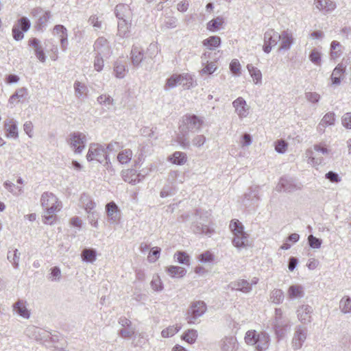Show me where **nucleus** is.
<instances>
[{
  "mask_svg": "<svg viewBox=\"0 0 351 351\" xmlns=\"http://www.w3.org/2000/svg\"><path fill=\"white\" fill-rule=\"evenodd\" d=\"M21 253L17 249H14L13 252L8 251L7 258L12 263L15 269H18L19 266Z\"/></svg>",
  "mask_w": 351,
  "mask_h": 351,
  "instance_id": "nucleus-37",
  "label": "nucleus"
},
{
  "mask_svg": "<svg viewBox=\"0 0 351 351\" xmlns=\"http://www.w3.org/2000/svg\"><path fill=\"white\" fill-rule=\"evenodd\" d=\"M88 161L97 160L99 163L106 162L105 166L107 169L110 168L111 163L110 162L108 154L105 148L99 144L92 143L90 145L88 154L86 155Z\"/></svg>",
  "mask_w": 351,
  "mask_h": 351,
  "instance_id": "nucleus-5",
  "label": "nucleus"
},
{
  "mask_svg": "<svg viewBox=\"0 0 351 351\" xmlns=\"http://www.w3.org/2000/svg\"><path fill=\"white\" fill-rule=\"evenodd\" d=\"M287 294L290 300L302 298L304 296L303 287L298 285H291L288 289Z\"/></svg>",
  "mask_w": 351,
  "mask_h": 351,
  "instance_id": "nucleus-29",
  "label": "nucleus"
},
{
  "mask_svg": "<svg viewBox=\"0 0 351 351\" xmlns=\"http://www.w3.org/2000/svg\"><path fill=\"white\" fill-rule=\"evenodd\" d=\"M41 205L47 210L51 204H56L58 202L57 197L50 192H45L40 197Z\"/></svg>",
  "mask_w": 351,
  "mask_h": 351,
  "instance_id": "nucleus-27",
  "label": "nucleus"
},
{
  "mask_svg": "<svg viewBox=\"0 0 351 351\" xmlns=\"http://www.w3.org/2000/svg\"><path fill=\"white\" fill-rule=\"evenodd\" d=\"M31 21L26 16L19 18L12 27V32L13 38L16 41H20L24 38V33L31 27Z\"/></svg>",
  "mask_w": 351,
  "mask_h": 351,
  "instance_id": "nucleus-8",
  "label": "nucleus"
},
{
  "mask_svg": "<svg viewBox=\"0 0 351 351\" xmlns=\"http://www.w3.org/2000/svg\"><path fill=\"white\" fill-rule=\"evenodd\" d=\"M136 171L135 169H130L123 170L121 172V176L125 182L135 185L139 183L141 180V175L140 173L136 174ZM143 178V176H142Z\"/></svg>",
  "mask_w": 351,
  "mask_h": 351,
  "instance_id": "nucleus-21",
  "label": "nucleus"
},
{
  "mask_svg": "<svg viewBox=\"0 0 351 351\" xmlns=\"http://www.w3.org/2000/svg\"><path fill=\"white\" fill-rule=\"evenodd\" d=\"M206 311L204 302L197 301L192 303L186 313V320L190 324H195L196 320L202 316Z\"/></svg>",
  "mask_w": 351,
  "mask_h": 351,
  "instance_id": "nucleus-9",
  "label": "nucleus"
},
{
  "mask_svg": "<svg viewBox=\"0 0 351 351\" xmlns=\"http://www.w3.org/2000/svg\"><path fill=\"white\" fill-rule=\"evenodd\" d=\"M5 130L8 137L16 138L19 136L16 123L13 119H8L5 121Z\"/></svg>",
  "mask_w": 351,
  "mask_h": 351,
  "instance_id": "nucleus-25",
  "label": "nucleus"
},
{
  "mask_svg": "<svg viewBox=\"0 0 351 351\" xmlns=\"http://www.w3.org/2000/svg\"><path fill=\"white\" fill-rule=\"evenodd\" d=\"M166 271L172 278H182L186 274V270L180 266H169L167 267Z\"/></svg>",
  "mask_w": 351,
  "mask_h": 351,
  "instance_id": "nucleus-30",
  "label": "nucleus"
},
{
  "mask_svg": "<svg viewBox=\"0 0 351 351\" xmlns=\"http://www.w3.org/2000/svg\"><path fill=\"white\" fill-rule=\"evenodd\" d=\"M132 299L139 302H144L147 299V295L141 293L140 289H135L132 294Z\"/></svg>",
  "mask_w": 351,
  "mask_h": 351,
  "instance_id": "nucleus-64",
  "label": "nucleus"
},
{
  "mask_svg": "<svg viewBox=\"0 0 351 351\" xmlns=\"http://www.w3.org/2000/svg\"><path fill=\"white\" fill-rule=\"evenodd\" d=\"M80 200L82 207L86 212H90L95 207V203L93 201L90 197L86 193L82 194Z\"/></svg>",
  "mask_w": 351,
  "mask_h": 351,
  "instance_id": "nucleus-32",
  "label": "nucleus"
},
{
  "mask_svg": "<svg viewBox=\"0 0 351 351\" xmlns=\"http://www.w3.org/2000/svg\"><path fill=\"white\" fill-rule=\"evenodd\" d=\"M223 23V19L217 17L210 21L207 24V29L212 32L218 30Z\"/></svg>",
  "mask_w": 351,
  "mask_h": 351,
  "instance_id": "nucleus-49",
  "label": "nucleus"
},
{
  "mask_svg": "<svg viewBox=\"0 0 351 351\" xmlns=\"http://www.w3.org/2000/svg\"><path fill=\"white\" fill-rule=\"evenodd\" d=\"M312 313L313 308L311 306L309 305H302L297 310L298 318L302 324L310 323L312 321Z\"/></svg>",
  "mask_w": 351,
  "mask_h": 351,
  "instance_id": "nucleus-19",
  "label": "nucleus"
},
{
  "mask_svg": "<svg viewBox=\"0 0 351 351\" xmlns=\"http://www.w3.org/2000/svg\"><path fill=\"white\" fill-rule=\"evenodd\" d=\"M31 15L33 18L36 19L34 24V28L38 32H43L47 26V23L51 17V12L44 10L40 7H37L32 10Z\"/></svg>",
  "mask_w": 351,
  "mask_h": 351,
  "instance_id": "nucleus-7",
  "label": "nucleus"
},
{
  "mask_svg": "<svg viewBox=\"0 0 351 351\" xmlns=\"http://www.w3.org/2000/svg\"><path fill=\"white\" fill-rule=\"evenodd\" d=\"M135 333V329L132 327H127V328L121 329L119 335L123 338H130Z\"/></svg>",
  "mask_w": 351,
  "mask_h": 351,
  "instance_id": "nucleus-62",
  "label": "nucleus"
},
{
  "mask_svg": "<svg viewBox=\"0 0 351 351\" xmlns=\"http://www.w3.org/2000/svg\"><path fill=\"white\" fill-rule=\"evenodd\" d=\"M117 21L123 19H132V12L130 7L125 3H119L114 10Z\"/></svg>",
  "mask_w": 351,
  "mask_h": 351,
  "instance_id": "nucleus-16",
  "label": "nucleus"
},
{
  "mask_svg": "<svg viewBox=\"0 0 351 351\" xmlns=\"http://www.w3.org/2000/svg\"><path fill=\"white\" fill-rule=\"evenodd\" d=\"M210 213L202 209H196L193 217L191 229L195 234H211L214 230L208 227Z\"/></svg>",
  "mask_w": 351,
  "mask_h": 351,
  "instance_id": "nucleus-2",
  "label": "nucleus"
},
{
  "mask_svg": "<svg viewBox=\"0 0 351 351\" xmlns=\"http://www.w3.org/2000/svg\"><path fill=\"white\" fill-rule=\"evenodd\" d=\"M287 148V143L285 141L280 139L275 143V149L280 154H283L286 152Z\"/></svg>",
  "mask_w": 351,
  "mask_h": 351,
  "instance_id": "nucleus-61",
  "label": "nucleus"
},
{
  "mask_svg": "<svg viewBox=\"0 0 351 351\" xmlns=\"http://www.w3.org/2000/svg\"><path fill=\"white\" fill-rule=\"evenodd\" d=\"M197 338V331L195 329H189L182 335V339L186 341L189 344L194 343Z\"/></svg>",
  "mask_w": 351,
  "mask_h": 351,
  "instance_id": "nucleus-39",
  "label": "nucleus"
},
{
  "mask_svg": "<svg viewBox=\"0 0 351 351\" xmlns=\"http://www.w3.org/2000/svg\"><path fill=\"white\" fill-rule=\"evenodd\" d=\"M284 292L279 289H274L271 291L269 296V300L276 304H281L284 300Z\"/></svg>",
  "mask_w": 351,
  "mask_h": 351,
  "instance_id": "nucleus-36",
  "label": "nucleus"
},
{
  "mask_svg": "<svg viewBox=\"0 0 351 351\" xmlns=\"http://www.w3.org/2000/svg\"><path fill=\"white\" fill-rule=\"evenodd\" d=\"M181 329V326H170L168 328L163 329L161 332L162 337L167 338L173 336Z\"/></svg>",
  "mask_w": 351,
  "mask_h": 351,
  "instance_id": "nucleus-50",
  "label": "nucleus"
},
{
  "mask_svg": "<svg viewBox=\"0 0 351 351\" xmlns=\"http://www.w3.org/2000/svg\"><path fill=\"white\" fill-rule=\"evenodd\" d=\"M150 285L155 291H161L163 289V285L159 276L156 275L153 277Z\"/></svg>",
  "mask_w": 351,
  "mask_h": 351,
  "instance_id": "nucleus-54",
  "label": "nucleus"
},
{
  "mask_svg": "<svg viewBox=\"0 0 351 351\" xmlns=\"http://www.w3.org/2000/svg\"><path fill=\"white\" fill-rule=\"evenodd\" d=\"M307 336L306 327L298 325L295 328V332L291 341V346L294 350L300 349Z\"/></svg>",
  "mask_w": 351,
  "mask_h": 351,
  "instance_id": "nucleus-11",
  "label": "nucleus"
},
{
  "mask_svg": "<svg viewBox=\"0 0 351 351\" xmlns=\"http://www.w3.org/2000/svg\"><path fill=\"white\" fill-rule=\"evenodd\" d=\"M53 34L54 36H56L60 38H62V36H64L65 35H68V31L66 28L62 25H56L53 28Z\"/></svg>",
  "mask_w": 351,
  "mask_h": 351,
  "instance_id": "nucleus-55",
  "label": "nucleus"
},
{
  "mask_svg": "<svg viewBox=\"0 0 351 351\" xmlns=\"http://www.w3.org/2000/svg\"><path fill=\"white\" fill-rule=\"evenodd\" d=\"M45 47H50V51L53 53V56H51V59L56 60L58 58V49L57 45L53 44V40L51 39L47 40L45 42Z\"/></svg>",
  "mask_w": 351,
  "mask_h": 351,
  "instance_id": "nucleus-56",
  "label": "nucleus"
},
{
  "mask_svg": "<svg viewBox=\"0 0 351 351\" xmlns=\"http://www.w3.org/2000/svg\"><path fill=\"white\" fill-rule=\"evenodd\" d=\"M206 64V65L201 71L202 74L210 75L213 73L217 68L215 62H209L208 61H206V62L204 63V60L202 59V64Z\"/></svg>",
  "mask_w": 351,
  "mask_h": 351,
  "instance_id": "nucleus-51",
  "label": "nucleus"
},
{
  "mask_svg": "<svg viewBox=\"0 0 351 351\" xmlns=\"http://www.w3.org/2000/svg\"><path fill=\"white\" fill-rule=\"evenodd\" d=\"M230 228L233 232L234 236L247 234L244 231V227L243 224L238 219H233L231 221Z\"/></svg>",
  "mask_w": 351,
  "mask_h": 351,
  "instance_id": "nucleus-35",
  "label": "nucleus"
},
{
  "mask_svg": "<svg viewBox=\"0 0 351 351\" xmlns=\"http://www.w3.org/2000/svg\"><path fill=\"white\" fill-rule=\"evenodd\" d=\"M302 188L300 184L295 182L292 178L284 176L282 177L276 186L278 191H283L286 193H291L297 190H300Z\"/></svg>",
  "mask_w": 351,
  "mask_h": 351,
  "instance_id": "nucleus-12",
  "label": "nucleus"
},
{
  "mask_svg": "<svg viewBox=\"0 0 351 351\" xmlns=\"http://www.w3.org/2000/svg\"><path fill=\"white\" fill-rule=\"evenodd\" d=\"M247 234L244 235H236L234 236L232 239L233 245L237 247H242L247 245Z\"/></svg>",
  "mask_w": 351,
  "mask_h": 351,
  "instance_id": "nucleus-47",
  "label": "nucleus"
},
{
  "mask_svg": "<svg viewBox=\"0 0 351 351\" xmlns=\"http://www.w3.org/2000/svg\"><path fill=\"white\" fill-rule=\"evenodd\" d=\"M88 214V219L89 223L95 228H97L98 222L97 219L99 214L96 211L91 210L90 212H86Z\"/></svg>",
  "mask_w": 351,
  "mask_h": 351,
  "instance_id": "nucleus-60",
  "label": "nucleus"
},
{
  "mask_svg": "<svg viewBox=\"0 0 351 351\" xmlns=\"http://www.w3.org/2000/svg\"><path fill=\"white\" fill-rule=\"evenodd\" d=\"M169 160L173 164L178 165H184L187 160L186 154L182 152H175L169 158Z\"/></svg>",
  "mask_w": 351,
  "mask_h": 351,
  "instance_id": "nucleus-33",
  "label": "nucleus"
},
{
  "mask_svg": "<svg viewBox=\"0 0 351 351\" xmlns=\"http://www.w3.org/2000/svg\"><path fill=\"white\" fill-rule=\"evenodd\" d=\"M321 53L316 49H313L309 54L310 60L315 64L319 65L321 63Z\"/></svg>",
  "mask_w": 351,
  "mask_h": 351,
  "instance_id": "nucleus-59",
  "label": "nucleus"
},
{
  "mask_svg": "<svg viewBox=\"0 0 351 351\" xmlns=\"http://www.w3.org/2000/svg\"><path fill=\"white\" fill-rule=\"evenodd\" d=\"M204 124V120L195 114L184 115L179 125V132L176 136V141L183 148L188 149L190 147L189 132L198 131Z\"/></svg>",
  "mask_w": 351,
  "mask_h": 351,
  "instance_id": "nucleus-1",
  "label": "nucleus"
},
{
  "mask_svg": "<svg viewBox=\"0 0 351 351\" xmlns=\"http://www.w3.org/2000/svg\"><path fill=\"white\" fill-rule=\"evenodd\" d=\"M114 73L117 78H123L125 73V66L121 60H117L114 64Z\"/></svg>",
  "mask_w": 351,
  "mask_h": 351,
  "instance_id": "nucleus-42",
  "label": "nucleus"
},
{
  "mask_svg": "<svg viewBox=\"0 0 351 351\" xmlns=\"http://www.w3.org/2000/svg\"><path fill=\"white\" fill-rule=\"evenodd\" d=\"M203 45L209 49H213L221 45V38L217 36H212L203 41Z\"/></svg>",
  "mask_w": 351,
  "mask_h": 351,
  "instance_id": "nucleus-38",
  "label": "nucleus"
},
{
  "mask_svg": "<svg viewBox=\"0 0 351 351\" xmlns=\"http://www.w3.org/2000/svg\"><path fill=\"white\" fill-rule=\"evenodd\" d=\"M271 327L278 339H282L291 330L290 319L284 315L280 308H275Z\"/></svg>",
  "mask_w": 351,
  "mask_h": 351,
  "instance_id": "nucleus-4",
  "label": "nucleus"
},
{
  "mask_svg": "<svg viewBox=\"0 0 351 351\" xmlns=\"http://www.w3.org/2000/svg\"><path fill=\"white\" fill-rule=\"evenodd\" d=\"M343 47L341 43L337 40H333L330 43V58L335 60L339 58L343 53Z\"/></svg>",
  "mask_w": 351,
  "mask_h": 351,
  "instance_id": "nucleus-31",
  "label": "nucleus"
},
{
  "mask_svg": "<svg viewBox=\"0 0 351 351\" xmlns=\"http://www.w3.org/2000/svg\"><path fill=\"white\" fill-rule=\"evenodd\" d=\"M81 256L84 261L93 263L96 260L97 252L93 248H85L82 250Z\"/></svg>",
  "mask_w": 351,
  "mask_h": 351,
  "instance_id": "nucleus-34",
  "label": "nucleus"
},
{
  "mask_svg": "<svg viewBox=\"0 0 351 351\" xmlns=\"http://www.w3.org/2000/svg\"><path fill=\"white\" fill-rule=\"evenodd\" d=\"M61 278V270L57 267H53L50 269V273L48 276V279L51 281H60Z\"/></svg>",
  "mask_w": 351,
  "mask_h": 351,
  "instance_id": "nucleus-52",
  "label": "nucleus"
},
{
  "mask_svg": "<svg viewBox=\"0 0 351 351\" xmlns=\"http://www.w3.org/2000/svg\"><path fill=\"white\" fill-rule=\"evenodd\" d=\"M221 351H237L239 343L235 337H225L219 341Z\"/></svg>",
  "mask_w": 351,
  "mask_h": 351,
  "instance_id": "nucleus-17",
  "label": "nucleus"
},
{
  "mask_svg": "<svg viewBox=\"0 0 351 351\" xmlns=\"http://www.w3.org/2000/svg\"><path fill=\"white\" fill-rule=\"evenodd\" d=\"M316 8L322 12H330L336 8V3L331 0H314Z\"/></svg>",
  "mask_w": 351,
  "mask_h": 351,
  "instance_id": "nucleus-24",
  "label": "nucleus"
},
{
  "mask_svg": "<svg viewBox=\"0 0 351 351\" xmlns=\"http://www.w3.org/2000/svg\"><path fill=\"white\" fill-rule=\"evenodd\" d=\"M130 54L132 62L134 66H138L144 58L143 50L138 46L132 47Z\"/></svg>",
  "mask_w": 351,
  "mask_h": 351,
  "instance_id": "nucleus-28",
  "label": "nucleus"
},
{
  "mask_svg": "<svg viewBox=\"0 0 351 351\" xmlns=\"http://www.w3.org/2000/svg\"><path fill=\"white\" fill-rule=\"evenodd\" d=\"M66 142L75 154H80L86 147L87 137L84 133L73 132L69 134Z\"/></svg>",
  "mask_w": 351,
  "mask_h": 351,
  "instance_id": "nucleus-6",
  "label": "nucleus"
},
{
  "mask_svg": "<svg viewBox=\"0 0 351 351\" xmlns=\"http://www.w3.org/2000/svg\"><path fill=\"white\" fill-rule=\"evenodd\" d=\"M348 59L345 62L338 64L333 69L332 75L330 76L332 85L339 86L341 82L343 74L346 72Z\"/></svg>",
  "mask_w": 351,
  "mask_h": 351,
  "instance_id": "nucleus-14",
  "label": "nucleus"
},
{
  "mask_svg": "<svg viewBox=\"0 0 351 351\" xmlns=\"http://www.w3.org/2000/svg\"><path fill=\"white\" fill-rule=\"evenodd\" d=\"M28 45L29 46L34 48L36 58L41 62H45L46 60V56L41 45L40 41L36 38H32L29 40Z\"/></svg>",
  "mask_w": 351,
  "mask_h": 351,
  "instance_id": "nucleus-20",
  "label": "nucleus"
},
{
  "mask_svg": "<svg viewBox=\"0 0 351 351\" xmlns=\"http://www.w3.org/2000/svg\"><path fill=\"white\" fill-rule=\"evenodd\" d=\"M174 258L177 259L178 263L182 265H189V256L182 251H178L174 254Z\"/></svg>",
  "mask_w": 351,
  "mask_h": 351,
  "instance_id": "nucleus-46",
  "label": "nucleus"
},
{
  "mask_svg": "<svg viewBox=\"0 0 351 351\" xmlns=\"http://www.w3.org/2000/svg\"><path fill=\"white\" fill-rule=\"evenodd\" d=\"M106 210L108 221L117 224L121 219V212L117 205L114 202H110L106 205Z\"/></svg>",
  "mask_w": 351,
  "mask_h": 351,
  "instance_id": "nucleus-15",
  "label": "nucleus"
},
{
  "mask_svg": "<svg viewBox=\"0 0 351 351\" xmlns=\"http://www.w3.org/2000/svg\"><path fill=\"white\" fill-rule=\"evenodd\" d=\"M106 58L104 56H95V60H94V69L100 72L102 71L104 67V59Z\"/></svg>",
  "mask_w": 351,
  "mask_h": 351,
  "instance_id": "nucleus-63",
  "label": "nucleus"
},
{
  "mask_svg": "<svg viewBox=\"0 0 351 351\" xmlns=\"http://www.w3.org/2000/svg\"><path fill=\"white\" fill-rule=\"evenodd\" d=\"M178 20L176 18L173 16L166 17L163 24L162 27L166 29H173L177 26Z\"/></svg>",
  "mask_w": 351,
  "mask_h": 351,
  "instance_id": "nucleus-58",
  "label": "nucleus"
},
{
  "mask_svg": "<svg viewBox=\"0 0 351 351\" xmlns=\"http://www.w3.org/2000/svg\"><path fill=\"white\" fill-rule=\"evenodd\" d=\"M247 69L256 84L261 81L262 73L258 69L251 64L247 65Z\"/></svg>",
  "mask_w": 351,
  "mask_h": 351,
  "instance_id": "nucleus-43",
  "label": "nucleus"
},
{
  "mask_svg": "<svg viewBox=\"0 0 351 351\" xmlns=\"http://www.w3.org/2000/svg\"><path fill=\"white\" fill-rule=\"evenodd\" d=\"M339 307L343 313H350L351 298L350 297L343 298L340 301Z\"/></svg>",
  "mask_w": 351,
  "mask_h": 351,
  "instance_id": "nucleus-48",
  "label": "nucleus"
},
{
  "mask_svg": "<svg viewBox=\"0 0 351 351\" xmlns=\"http://www.w3.org/2000/svg\"><path fill=\"white\" fill-rule=\"evenodd\" d=\"M280 35L281 43L278 50H289L293 44V38L287 31H284Z\"/></svg>",
  "mask_w": 351,
  "mask_h": 351,
  "instance_id": "nucleus-26",
  "label": "nucleus"
},
{
  "mask_svg": "<svg viewBox=\"0 0 351 351\" xmlns=\"http://www.w3.org/2000/svg\"><path fill=\"white\" fill-rule=\"evenodd\" d=\"M308 243L311 247L318 249L322 245V240L311 234L308 237Z\"/></svg>",
  "mask_w": 351,
  "mask_h": 351,
  "instance_id": "nucleus-57",
  "label": "nucleus"
},
{
  "mask_svg": "<svg viewBox=\"0 0 351 351\" xmlns=\"http://www.w3.org/2000/svg\"><path fill=\"white\" fill-rule=\"evenodd\" d=\"M264 45L263 50L265 53H269L273 47H275L280 40V35L274 29H269L264 34Z\"/></svg>",
  "mask_w": 351,
  "mask_h": 351,
  "instance_id": "nucleus-10",
  "label": "nucleus"
},
{
  "mask_svg": "<svg viewBox=\"0 0 351 351\" xmlns=\"http://www.w3.org/2000/svg\"><path fill=\"white\" fill-rule=\"evenodd\" d=\"M228 287L232 290L239 291L244 293H248L252 290L250 282L244 279H239L237 281L231 282L228 285Z\"/></svg>",
  "mask_w": 351,
  "mask_h": 351,
  "instance_id": "nucleus-22",
  "label": "nucleus"
},
{
  "mask_svg": "<svg viewBox=\"0 0 351 351\" xmlns=\"http://www.w3.org/2000/svg\"><path fill=\"white\" fill-rule=\"evenodd\" d=\"M27 95V89L25 88H21L16 90V92L10 97L9 101L14 103V101H21L25 99Z\"/></svg>",
  "mask_w": 351,
  "mask_h": 351,
  "instance_id": "nucleus-40",
  "label": "nucleus"
},
{
  "mask_svg": "<svg viewBox=\"0 0 351 351\" xmlns=\"http://www.w3.org/2000/svg\"><path fill=\"white\" fill-rule=\"evenodd\" d=\"M245 341L247 345L252 346L258 351H265L270 343V337L265 331L257 332L250 330L246 332Z\"/></svg>",
  "mask_w": 351,
  "mask_h": 351,
  "instance_id": "nucleus-3",
  "label": "nucleus"
},
{
  "mask_svg": "<svg viewBox=\"0 0 351 351\" xmlns=\"http://www.w3.org/2000/svg\"><path fill=\"white\" fill-rule=\"evenodd\" d=\"M94 51L97 56L108 58L112 54V49L109 43L104 37H99L94 43Z\"/></svg>",
  "mask_w": 351,
  "mask_h": 351,
  "instance_id": "nucleus-13",
  "label": "nucleus"
},
{
  "mask_svg": "<svg viewBox=\"0 0 351 351\" xmlns=\"http://www.w3.org/2000/svg\"><path fill=\"white\" fill-rule=\"evenodd\" d=\"M181 78H182L183 80L180 82V85H182L184 88L187 89L193 86V79L190 75L182 74Z\"/></svg>",
  "mask_w": 351,
  "mask_h": 351,
  "instance_id": "nucleus-53",
  "label": "nucleus"
},
{
  "mask_svg": "<svg viewBox=\"0 0 351 351\" xmlns=\"http://www.w3.org/2000/svg\"><path fill=\"white\" fill-rule=\"evenodd\" d=\"M74 89L75 95L78 98H83L86 95L88 88L84 84L80 82L76 81L74 83Z\"/></svg>",
  "mask_w": 351,
  "mask_h": 351,
  "instance_id": "nucleus-41",
  "label": "nucleus"
},
{
  "mask_svg": "<svg viewBox=\"0 0 351 351\" xmlns=\"http://www.w3.org/2000/svg\"><path fill=\"white\" fill-rule=\"evenodd\" d=\"M132 19H123L117 21V35L121 38H128L130 35Z\"/></svg>",
  "mask_w": 351,
  "mask_h": 351,
  "instance_id": "nucleus-18",
  "label": "nucleus"
},
{
  "mask_svg": "<svg viewBox=\"0 0 351 351\" xmlns=\"http://www.w3.org/2000/svg\"><path fill=\"white\" fill-rule=\"evenodd\" d=\"M132 157V152L130 149H126L121 152L117 156V160L121 164L129 162Z\"/></svg>",
  "mask_w": 351,
  "mask_h": 351,
  "instance_id": "nucleus-44",
  "label": "nucleus"
},
{
  "mask_svg": "<svg viewBox=\"0 0 351 351\" xmlns=\"http://www.w3.org/2000/svg\"><path fill=\"white\" fill-rule=\"evenodd\" d=\"M12 308L14 311L23 318L29 319L30 317V312L27 308L26 301L19 299L13 304Z\"/></svg>",
  "mask_w": 351,
  "mask_h": 351,
  "instance_id": "nucleus-23",
  "label": "nucleus"
},
{
  "mask_svg": "<svg viewBox=\"0 0 351 351\" xmlns=\"http://www.w3.org/2000/svg\"><path fill=\"white\" fill-rule=\"evenodd\" d=\"M182 80H183L181 78V75L174 74L167 80L165 89L167 90L168 88H175L178 84H180V82Z\"/></svg>",
  "mask_w": 351,
  "mask_h": 351,
  "instance_id": "nucleus-45",
  "label": "nucleus"
}]
</instances>
